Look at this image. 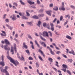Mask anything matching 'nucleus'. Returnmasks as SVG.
Listing matches in <instances>:
<instances>
[{
  "label": "nucleus",
  "mask_w": 75,
  "mask_h": 75,
  "mask_svg": "<svg viewBox=\"0 0 75 75\" xmlns=\"http://www.w3.org/2000/svg\"><path fill=\"white\" fill-rule=\"evenodd\" d=\"M66 72L67 73H68V74H69V75H72V74L71 73V72L70 71H69V70L67 69Z\"/></svg>",
  "instance_id": "nucleus-24"
},
{
  "label": "nucleus",
  "mask_w": 75,
  "mask_h": 75,
  "mask_svg": "<svg viewBox=\"0 0 75 75\" xmlns=\"http://www.w3.org/2000/svg\"><path fill=\"white\" fill-rule=\"evenodd\" d=\"M36 66L37 68H38L39 67V65L38 64V63L37 62H36Z\"/></svg>",
  "instance_id": "nucleus-47"
},
{
  "label": "nucleus",
  "mask_w": 75,
  "mask_h": 75,
  "mask_svg": "<svg viewBox=\"0 0 75 75\" xmlns=\"http://www.w3.org/2000/svg\"><path fill=\"white\" fill-rule=\"evenodd\" d=\"M62 67L63 68H64L65 69L67 68V69H68V68L67 67V66L65 64H63L62 65Z\"/></svg>",
  "instance_id": "nucleus-27"
},
{
  "label": "nucleus",
  "mask_w": 75,
  "mask_h": 75,
  "mask_svg": "<svg viewBox=\"0 0 75 75\" xmlns=\"http://www.w3.org/2000/svg\"><path fill=\"white\" fill-rule=\"evenodd\" d=\"M37 4H40V1L39 0H37Z\"/></svg>",
  "instance_id": "nucleus-46"
},
{
  "label": "nucleus",
  "mask_w": 75,
  "mask_h": 75,
  "mask_svg": "<svg viewBox=\"0 0 75 75\" xmlns=\"http://www.w3.org/2000/svg\"><path fill=\"white\" fill-rule=\"evenodd\" d=\"M50 26H51V28H50V30L52 31H54V24H53V23H50Z\"/></svg>",
  "instance_id": "nucleus-4"
},
{
  "label": "nucleus",
  "mask_w": 75,
  "mask_h": 75,
  "mask_svg": "<svg viewBox=\"0 0 75 75\" xmlns=\"http://www.w3.org/2000/svg\"><path fill=\"white\" fill-rule=\"evenodd\" d=\"M4 41L6 45H4V46L3 45H1V48H4V50L6 51H10V47H8V45H11V43H10V42L7 39H5Z\"/></svg>",
  "instance_id": "nucleus-1"
},
{
  "label": "nucleus",
  "mask_w": 75,
  "mask_h": 75,
  "mask_svg": "<svg viewBox=\"0 0 75 75\" xmlns=\"http://www.w3.org/2000/svg\"><path fill=\"white\" fill-rule=\"evenodd\" d=\"M61 52H60V51H57L56 52L57 54H61Z\"/></svg>",
  "instance_id": "nucleus-51"
},
{
  "label": "nucleus",
  "mask_w": 75,
  "mask_h": 75,
  "mask_svg": "<svg viewBox=\"0 0 75 75\" xmlns=\"http://www.w3.org/2000/svg\"><path fill=\"white\" fill-rule=\"evenodd\" d=\"M27 11H29V12H30V13H33V12H34V11L32 10H30Z\"/></svg>",
  "instance_id": "nucleus-41"
},
{
  "label": "nucleus",
  "mask_w": 75,
  "mask_h": 75,
  "mask_svg": "<svg viewBox=\"0 0 75 75\" xmlns=\"http://www.w3.org/2000/svg\"><path fill=\"white\" fill-rule=\"evenodd\" d=\"M68 62H72V59H68Z\"/></svg>",
  "instance_id": "nucleus-38"
},
{
  "label": "nucleus",
  "mask_w": 75,
  "mask_h": 75,
  "mask_svg": "<svg viewBox=\"0 0 75 75\" xmlns=\"http://www.w3.org/2000/svg\"><path fill=\"white\" fill-rule=\"evenodd\" d=\"M26 52L28 55H30V51L28 50H25Z\"/></svg>",
  "instance_id": "nucleus-25"
},
{
  "label": "nucleus",
  "mask_w": 75,
  "mask_h": 75,
  "mask_svg": "<svg viewBox=\"0 0 75 75\" xmlns=\"http://www.w3.org/2000/svg\"><path fill=\"white\" fill-rule=\"evenodd\" d=\"M56 20H57V18H55L53 20V23H55V21H56Z\"/></svg>",
  "instance_id": "nucleus-59"
},
{
  "label": "nucleus",
  "mask_w": 75,
  "mask_h": 75,
  "mask_svg": "<svg viewBox=\"0 0 75 75\" xmlns=\"http://www.w3.org/2000/svg\"><path fill=\"white\" fill-rule=\"evenodd\" d=\"M39 35H38L37 34V33H35V35L36 36V37H38V36H40V38L43 41H46V39L44 38H43L42 37V33L41 32H39Z\"/></svg>",
  "instance_id": "nucleus-3"
},
{
  "label": "nucleus",
  "mask_w": 75,
  "mask_h": 75,
  "mask_svg": "<svg viewBox=\"0 0 75 75\" xmlns=\"http://www.w3.org/2000/svg\"><path fill=\"white\" fill-rule=\"evenodd\" d=\"M35 44H36L38 47V48H40V45H39V44H38V43H37V42L35 40Z\"/></svg>",
  "instance_id": "nucleus-23"
},
{
  "label": "nucleus",
  "mask_w": 75,
  "mask_h": 75,
  "mask_svg": "<svg viewBox=\"0 0 75 75\" xmlns=\"http://www.w3.org/2000/svg\"><path fill=\"white\" fill-rule=\"evenodd\" d=\"M48 60H49V61H50V62L51 63L53 62V61H53V59L51 58H49Z\"/></svg>",
  "instance_id": "nucleus-22"
},
{
  "label": "nucleus",
  "mask_w": 75,
  "mask_h": 75,
  "mask_svg": "<svg viewBox=\"0 0 75 75\" xmlns=\"http://www.w3.org/2000/svg\"><path fill=\"white\" fill-rule=\"evenodd\" d=\"M28 3L30 4H34L35 3L33 1H28Z\"/></svg>",
  "instance_id": "nucleus-18"
},
{
  "label": "nucleus",
  "mask_w": 75,
  "mask_h": 75,
  "mask_svg": "<svg viewBox=\"0 0 75 75\" xmlns=\"http://www.w3.org/2000/svg\"><path fill=\"white\" fill-rule=\"evenodd\" d=\"M65 18H67V17H68V18L69 19V18H70V16H69V15H66L65 16Z\"/></svg>",
  "instance_id": "nucleus-31"
},
{
  "label": "nucleus",
  "mask_w": 75,
  "mask_h": 75,
  "mask_svg": "<svg viewBox=\"0 0 75 75\" xmlns=\"http://www.w3.org/2000/svg\"><path fill=\"white\" fill-rule=\"evenodd\" d=\"M62 56L63 57H64V58H67V56H66L65 54H63Z\"/></svg>",
  "instance_id": "nucleus-49"
},
{
  "label": "nucleus",
  "mask_w": 75,
  "mask_h": 75,
  "mask_svg": "<svg viewBox=\"0 0 75 75\" xmlns=\"http://www.w3.org/2000/svg\"><path fill=\"white\" fill-rule=\"evenodd\" d=\"M44 16V13H41L38 15V16L39 17H43Z\"/></svg>",
  "instance_id": "nucleus-13"
},
{
  "label": "nucleus",
  "mask_w": 75,
  "mask_h": 75,
  "mask_svg": "<svg viewBox=\"0 0 75 75\" xmlns=\"http://www.w3.org/2000/svg\"><path fill=\"white\" fill-rule=\"evenodd\" d=\"M30 8H36V7L34 6H31Z\"/></svg>",
  "instance_id": "nucleus-54"
},
{
  "label": "nucleus",
  "mask_w": 75,
  "mask_h": 75,
  "mask_svg": "<svg viewBox=\"0 0 75 75\" xmlns=\"http://www.w3.org/2000/svg\"><path fill=\"white\" fill-rule=\"evenodd\" d=\"M29 60H33V58L31 57H29L28 58Z\"/></svg>",
  "instance_id": "nucleus-43"
},
{
  "label": "nucleus",
  "mask_w": 75,
  "mask_h": 75,
  "mask_svg": "<svg viewBox=\"0 0 75 75\" xmlns=\"http://www.w3.org/2000/svg\"><path fill=\"white\" fill-rule=\"evenodd\" d=\"M5 21L6 23H8V22H9V21H8V19H6L5 20Z\"/></svg>",
  "instance_id": "nucleus-57"
},
{
  "label": "nucleus",
  "mask_w": 75,
  "mask_h": 75,
  "mask_svg": "<svg viewBox=\"0 0 75 75\" xmlns=\"http://www.w3.org/2000/svg\"><path fill=\"white\" fill-rule=\"evenodd\" d=\"M12 20L13 21H15V20H17V18H16L14 15H13V17L12 18Z\"/></svg>",
  "instance_id": "nucleus-11"
},
{
  "label": "nucleus",
  "mask_w": 75,
  "mask_h": 75,
  "mask_svg": "<svg viewBox=\"0 0 75 75\" xmlns=\"http://www.w3.org/2000/svg\"><path fill=\"white\" fill-rule=\"evenodd\" d=\"M54 33L56 34L57 35H59V34L57 33V31H55L54 32Z\"/></svg>",
  "instance_id": "nucleus-55"
},
{
  "label": "nucleus",
  "mask_w": 75,
  "mask_h": 75,
  "mask_svg": "<svg viewBox=\"0 0 75 75\" xmlns=\"http://www.w3.org/2000/svg\"><path fill=\"white\" fill-rule=\"evenodd\" d=\"M6 26L8 27L9 29H10V30H12L13 28V27L10 26L8 24H6Z\"/></svg>",
  "instance_id": "nucleus-8"
},
{
  "label": "nucleus",
  "mask_w": 75,
  "mask_h": 75,
  "mask_svg": "<svg viewBox=\"0 0 75 75\" xmlns=\"http://www.w3.org/2000/svg\"><path fill=\"white\" fill-rule=\"evenodd\" d=\"M7 16V14H5L4 15V17H3L4 19H5L6 18V16Z\"/></svg>",
  "instance_id": "nucleus-53"
},
{
  "label": "nucleus",
  "mask_w": 75,
  "mask_h": 75,
  "mask_svg": "<svg viewBox=\"0 0 75 75\" xmlns=\"http://www.w3.org/2000/svg\"><path fill=\"white\" fill-rule=\"evenodd\" d=\"M59 9L60 10H62L63 11H65V8L64 7V6H61V8H59Z\"/></svg>",
  "instance_id": "nucleus-15"
},
{
  "label": "nucleus",
  "mask_w": 75,
  "mask_h": 75,
  "mask_svg": "<svg viewBox=\"0 0 75 75\" xmlns=\"http://www.w3.org/2000/svg\"><path fill=\"white\" fill-rule=\"evenodd\" d=\"M51 53L52 55H54L55 54V53L53 52H52Z\"/></svg>",
  "instance_id": "nucleus-64"
},
{
  "label": "nucleus",
  "mask_w": 75,
  "mask_h": 75,
  "mask_svg": "<svg viewBox=\"0 0 75 75\" xmlns=\"http://www.w3.org/2000/svg\"><path fill=\"white\" fill-rule=\"evenodd\" d=\"M32 18H34V19H38V16H37L36 15H34L32 16Z\"/></svg>",
  "instance_id": "nucleus-16"
},
{
  "label": "nucleus",
  "mask_w": 75,
  "mask_h": 75,
  "mask_svg": "<svg viewBox=\"0 0 75 75\" xmlns=\"http://www.w3.org/2000/svg\"><path fill=\"white\" fill-rule=\"evenodd\" d=\"M14 40H15V41H16L17 44H18L19 43V41H18V40L16 39V38H14Z\"/></svg>",
  "instance_id": "nucleus-33"
},
{
  "label": "nucleus",
  "mask_w": 75,
  "mask_h": 75,
  "mask_svg": "<svg viewBox=\"0 0 75 75\" xmlns=\"http://www.w3.org/2000/svg\"><path fill=\"white\" fill-rule=\"evenodd\" d=\"M9 7L10 8H11L12 7V6L11 5V4H9Z\"/></svg>",
  "instance_id": "nucleus-58"
},
{
  "label": "nucleus",
  "mask_w": 75,
  "mask_h": 75,
  "mask_svg": "<svg viewBox=\"0 0 75 75\" xmlns=\"http://www.w3.org/2000/svg\"><path fill=\"white\" fill-rule=\"evenodd\" d=\"M41 21H39L38 22V23L37 24V25L38 26V27H40V25H41Z\"/></svg>",
  "instance_id": "nucleus-17"
},
{
  "label": "nucleus",
  "mask_w": 75,
  "mask_h": 75,
  "mask_svg": "<svg viewBox=\"0 0 75 75\" xmlns=\"http://www.w3.org/2000/svg\"><path fill=\"white\" fill-rule=\"evenodd\" d=\"M38 58H39V59H40V60H41V61H44V60H43V59H42V57H41V56H39Z\"/></svg>",
  "instance_id": "nucleus-32"
},
{
  "label": "nucleus",
  "mask_w": 75,
  "mask_h": 75,
  "mask_svg": "<svg viewBox=\"0 0 75 75\" xmlns=\"http://www.w3.org/2000/svg\"><path fill=\"white\" fill-rule=\"evenodd\" d=\"M71 51L72 52H69V54H72L73 55H75V52H74V50H72Z\"/></svg>",
  "instance_id": "nucleus-19"
},
{
  "label": "nucleus",
  "mask_w": 75,
  "mask_h": 75,
  "mask_svg": "<svg viewBox=\"0 0 75 75\" xmlns=\"http://www.w3.org/2000/svg\"><path fill=\"white\" fill-rule=\"evenodd\" d=\"M45 34H46L45 36H46V37H48V32L46 31H44L43 32V34H42V35L43 37H45Z\"/></svg>",
  "instance_id": "nucleus-5"
},
{
  "label": "nucleus",
  "mask_w": 75,
  "mask_h": 75,
  "mask_svg": "<svg viewBox=\"0 0 75 75\" xmlns=\"http://www.w3.org/2000/svg\"><path fill=\"white\" fill-rule=\"evenodd\" d=\"M27 23L29 24H30V25H31V24H32L33 25V23H31V22H28Z\"/></svg>",
  "instance_id": "nucleus-62"
},
{
  "label": "nucleus",
  "mask_w": 75,
  "mask_h": 75,
  "mask_svg": "<svg viewBox=\"0 0 75 75\" xmlns=\"http://www.w3.org/2000/svg\"><path fill=\"white\" fill-rule=\"evenodd\" d=\"M56 64H55V65L57 67H59V65H58V62H56Z\"/></svg>",
  "instance_id": "nucleus-35"
},
{
  "label": "nucleus",
  "mask_w": 75,
  "mask_h": 75,
  "mask_svg": "<svg viewBox=\"0 0 75 75\" xmlns=\"http://www.w3.org/2000/svg\"><path fill=\"white\" fill-rule=\"evenodd\" d=\"M41 44L42 45H43V46L44 47H47V45L45 43V42H42L41 43Z\"/></svg>",
  "instance_id": "nucleus-9"
},
{
  "label": "nucleus",
  "mask_w": 75,
  "mask_h": 75,
  "mask_svg": "<svg viewBox=\"0 0 75 75\" xmlns=\"http://www.w3.org/2000/svg\"><path fill=\"white\" fill-rule=\"evenodd\" d=\"M22 18L23 19H24L25 20H28V18L26 17L25 16H24L23 15H22Z\"/></svg>",
  "instance_id": "nucleus-20"
},
{
  "label": "nucleus",
  "mask_w": 75,
  "mask_h": 75,
  "mask_svg": "<svg viewBox=\"0 0 75 75\" xmlns=\"http://www.w3.org/2000/svg\"><path fill=\"white\" fill-rule=\"evenodd\" d=\"M43 11L44 10H43V9H41L39 11V13H43Z\"/></svg>",
  "instance_id": "nucleus-30"
},
{
  "label": "nucleus",
  "mask_w": 75,
  "mask_h": 75,
  "mask_svg": "<svg viewBox=\"0 0 75 75\" xmlns=\"http://www.w3.org/2000/svg\"><path fill=\"white\" fill-rule=\"evenodd\" d=\"M43 25L44 27L47 26V23H43Z\"/></svg>",
  "instance_id": "nucleus-37"
},
{
  "label": "nucleus",
  "mask_w": 75,
  "mask_h": 75,
  "mask_svg": "<svg viewBox=\"0 0 75 75\" xmlns=\"http://www.w3.org/2000/svg\"><path fill=\"white\" fill-rule=\"evenodd\" d=\"M0 65H1V66H2V67H4V66L5 65L4 62L1 61L0 62Z\"/></svg>",
  "instance_id": "nucleus-10"
},
{
  "label": "nucleus",
  "mask_w": 75,
  "mask_h": 75,
  "mask_svg": "<svg viewBox=\"0 0 75 75\" xmlns=\"http://www.w3.org/2000/svg\"><path fill=\"white\" fill-rule=\"evenodd\" d=\"M51 11H47L46 12V13L47 14L50 16H51V14L50 12H51Z\"/></svg>",
  "instance_id": "nucleus-14"
},
{
  "label": "nucleus",
  "mask_w": 75,
  "mask_h": 75,
  "mask_svg": "<svg viewBox=\"0 0 75 75\" xmlns=\"http://www.w3.org/2000/svg\"><path fill=\"white\" fill-rule=\"evenodd\" d=\"M71 8H73V9H75V7L73 5L71 6Z\"/></svg>",
  "instance_id": "nucleus-52"
},
{
  "label": "nucleus",
  "mask_w": 75,
  "mask_h": 75,
  "mask_svg": "<svg viewBox=\"0 0 75 75\" xmlns=\"http://www.w3.org/2000/svg\"><path fill=\"white\" fill-rule=\"evenodd\" d=\"M0 69L1 70V71L3 72L2 71H3V67H0Z\"/></svg>",
  "instance_id": "nucleus-60"
},
{
  "label": "nucleus",
  "mask_w": 75,
  "mask_h": 75,
  "mask_svg": "<svg viewBox=\"0 0 75 75\" xmlns=\"http://www.w3.org/2000/svg\"><path fill=\"white\" fill-rule=\"evenodd\" d=\"M23 47L25 49H28V46L25 45V42H23Z\"/></svg>",
  "instance_id": "nucleus-6"
},
{
  "label": "nucleus",
  "mask_w": 75,
  "mask_h": 75,
  "mask_svg": "<svg viewBox=\"0 0 75 75\" xmlns=\"http://www.w3.org/2000/svg\"><path fill=\"white\" fill-rule=\"evenodd\" d=\"M1 36H4V37H6L7 35L6 34H4L3 33H1Z\"/></svg>",
  "instance_id": "nucleus-39"
},
{
  "label": "nucleus",
  "mask_w": 75,
  "mask_h": 75,
  "mask_svg": "<svg viewBox=\"0 0 75 75\" xmlns=\"http://www.w3.org/2000/svg\"><path fill=\"white\" fill-rule=\"evenodd\" d=\"M30 44H31V48L33 50H34V45H33V42L32 41L30 42Z\"/></svg>",
  "instance_id": "nucleus-12"
},
{
  "label": "nucleus",
  "mask_w": 75,
  "mask_h": 75,
  "mask_svg": "<svg viewBox=\"0 0 75 75\" xmlns=\"http://www.w3.org/2000/svg\"><path fill=\"white\" fill-rule=\"evenodd\" d=\"M19 16H22L23 15H22V13L21 12H20L19 13H18Z\"/></svg>",
  "instance_id": "nucleus-63"
},
{
  "label": "nucleus",
  "mask_w": 75,
  "mask_h": 75,
  "mask_svg": "<svg viewBox=\"0 0 75 75\" xmlns=\"http://www.w3.org/2000/svg\"><path fill=\"white\" fill-rule=\"evenodd\" d=\"M53 10H54V11H58V8L57 6H55L54 8H53Z\"/></svg>",
  "instance_id": "nucleus-21"
},
{
  "label": "nucleus",
  "mask_w": 75,
  "mask_h": 75,
  "mask_svg": "<svg viewBox=\"0 0 75 75\" xmlns=\"http://www.w3.org/2000/svg\"><path fill=\"white\" fill-rule=\"evenodd\" d=\"M7 58L10 60V62L13 64L16 67H17V65H19V62H18L16 60L15 61L14 60L11 58V57L8 56H7Z\"/></svg>",
  "instance_id": "nucleus-2"
},
{
  "label": "nucleus",
  "mask_w": 75,
  "mask_h": 75,
  "mask_svg": "<svg viewBox=\"0 0 75 75\" xmlns=\"http://www.w3.org/2000/svg\"><path fill=\"white\" fill-rule=\"evenodd\" d=\"M28 38H29L30 39H31V40H33V38L31 36V35H28Z\"/></svg>",
  "instance_id": "nucleus-36"
},
{
  "label": "nucleus",
  "mask_w": 75,
  "mask_h": 75,
  "mask_svg": "<svg viewBox=\"0 0 75 75\" xmlns=\"http://www.w3.org/2000/svg\"><path fill=\"white\" fill-rule=\"evenodd\" d=\"M47 28H48V29L50 30V24H47Z\"/></svg>",
  "instance_id": "nucleus-42"
},
{
  "label": "nucleus",
  "mask_w": 75,
  "mask_h": 75,
  "mask_svg": "<svg viewBox=\"0 0 75 75\" xmlns=\"http://www.w3.org/2000/svg\"><path fill=\"white\" fill-rule=\"evenodd\" d=\"M13 9H17V8L16 7V6H13Z\"/></svg>",
  "instance_id": "nucleus-56"
},
{
  "label": "nucleus",
  "mask_w": 75,
  "mask_h": 75,
  "mask_svg": "<svg viewBox=\"0 0 75 75\" xmlns=\"http://www.w3.org/2000/svg\"><path fill=\"white\" fill-rule=\"evenodd\" d=\"M26 14H27V16H28V17H29L30 16V13H28V12L26 11Z\"/></svg>",
  "instance_id": "nucleus-44"
},
{
  "label": "nucleus",
  "mask_w": 75,
  "mask_h": 75,
  "mask_svg": "<svg viewBox=\"0 0 75 75\" xmlns=\"http://www.w3.org/2000/svg\"><path fill=\"white\" fill-rule=\"evenodd\" d=\"M50 7H52V6H53V4L52 3V4H50Z\"/></svg>",
  "instance_id": "nucleus-48"
},
{
  "label": "nucleus",
  "mask_w": 75,
  "mask_h": 75,
  "mask_svg": "<svg viewBox=\"0 0 75 75\" xmlns=\"http://www.w3.org/2000/svg\"><path fill=\"white\" fill-rule=\"evenodd\" d=\"M1 60L2 61H4V56H3V55H2L1 56Z\"/></svg>",
  "instance_id": "nucleus-50"
},
{
  "label": "nucleus",
  "mask_w": 75,
  "mask_h": 75,
  "mask_svg": "<svg viewBox=\"0 0 75 75\" xmlns=\"http://www.w3.org/2000/svg\"><path fill=\"white\" fill-rule=\"evenodd\" d=\"M62 19H63V16H61L60 18V21H62Z\"/></svg>",
  "instance_id": "nucleus-45"
},
{
  "label": "nucleus",
  "mask_w": 75,
  "mask_h": 75,
  "mask_svg": "<svg viewBox=\"0 0 75 75\" xmlns=\"http://www.w3.org/2000/svg\"><path fill=\"white\" fill-rule=\"evenodd\" d=\"M20 2L22 5H23L24 6L25 5V3H24V2H23V1H22V0H20Z\"/></svg>",
  "instance_id": "nucleus-29"
},
{
  "label": "nucleus",
  "mask_w": 75,
  "mask_h": 75,
  "mask_svg": "<svg viewBox=\"0 0 75 75\" xmlns=\"http://www.w3.org/2000/svg\"><path fill=\"white\" fill-rule=\"evenodd\" d=\"M66 38H68V39H69V40H71L72 39L71 37L69 36H68V35H67L66 36Z\"/></svg>",
  "instance_id": "nucleus-26"
},
{
  "label": "nucleus",
  "mask_w": 75,
  "mask_h": 75,
  "mask_svg": "<svg viewBox=\"0 0 75 75\" xmlns=\"http://www.w3.org/2000/svg\"><path fill=\"white\" fill-rule=\"evenodd\" d=\"M20 60H21L22 61H25V59H24V58L23 56L21 57V58L20 59Z\"/></svg>",
  "instance_id": "nucleus-34"
},
{
  "label": "nucleus",
  "mask_w": 75,
  "mask_h": 75,
  "mask_svg": "<svg viewBox=\"0 0 75 75\" xmlns=\"http://www.w3.org/2000/svg\"><path fill=\"white\" fill-rule=\"evenodd\" d=\"M2 72H4V73H6L8 71H7V70H6V69H2Z\"/></svg>",
  "instance_id": "nucleus-28"
},
{
  "label": "nucleus",
  "mask_w": 75,
  "mask_h": 75,
  "mask_svg": "<svg viewBox=\"0 0 75 75\" xmlns=\"http://www.w3.org/2000/svg\"><path fill=\"white\" fill-rule=\"evenodd\" d=\"M13 4L14 5V6H16V7H17V6H18L16 2L13 3Z\"/></svg>",
  "instance_id": "nucleus-40"
},
{
  "label": "nucleus",
  "mask_w": 75,
  "mask_h": 75,
  "mask_svg": "<svg viewBox=\"0 0 75 75\" xmlns=\"http://www.w3.org/2000/svg\"><path fill=\"white\" fill-rule=\"evenodd\" d=\"M55 48L57 50H59V47H58L57 46H55Z\"/></svg>",
  "instance_id": "nucleus-61"
},
{
  "label": "nucleus",
  "mask_w": 75,
  "mask_h": 75,
  "mask_svg": "<svg viewBox=\"0 0 75 75\" xmlns=\"http://www.w3.org/2000/svg\"><path fill=\"white\" fill-rule=\"evenodd\" d=\"M38 51L39 52H40L41 55H42L43 57H44V58H45V54H44V53H43V52H42V51H41V50L39 49L38 50Z\"/></svg>",
  "instance_id": "nucleus-7"
}]
</instances>
